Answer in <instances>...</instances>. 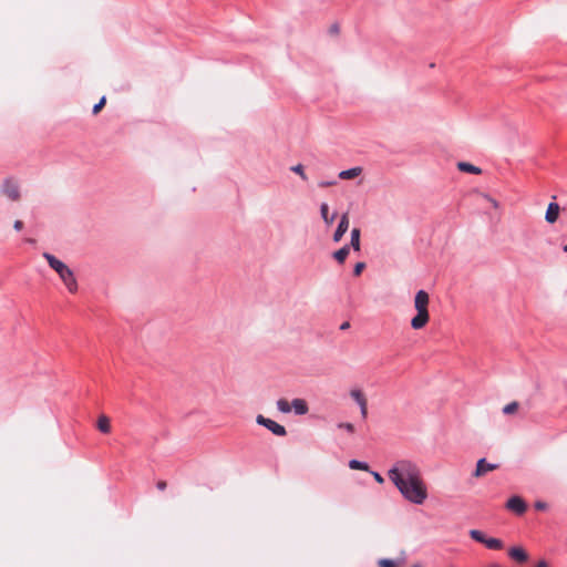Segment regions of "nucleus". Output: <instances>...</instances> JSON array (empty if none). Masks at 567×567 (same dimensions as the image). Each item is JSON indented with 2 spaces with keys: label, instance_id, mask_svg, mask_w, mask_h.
<instances>
[{
  "label": "nucleus",
  "instance_id": "obj_1",
  "mask_svg": "<svg viewBox=\"0 0 567 567\" xmlns=\"http://www.w3.org/2000/svg\"><path fill=\"white\" fill-rule=\"evenodd\" d=\"M389 480L410 503L421 505L427 498V487L420 467L412 461L400 460L388 471Z\"/></svg>",
  "mask_w": 567,
  "mask_h": 567
},
{
  "label": "nucleus",
  "instance_id": "obj_2",
  "mask_svg": "<svg viewBox=\"0 0 567 567\" xmlns=\"http://www.w3.org/2000/svg\"><path fill=\"white\" fill-rule=\"evenodd\" d=\"M429 293L424 290H419L414 297V308L417 311L416 316L412 318L411 320V327L415 330H420L424 328L429 320Z\"/></svg>",
  "mask_w": 567,
  "mask_h": 567
},
{
  "label": "nucleus",
  "instance_id": "obj_3",
  "mask_svg": "<svg viewBox=\"0 0 567 567\" xmlns=\"http://www.w3.org/2000/svg\"><path fill=\"white\" fill-rule=\"evenodd\" d=\"M468 534L473 540L485 545L488 549L499 550L504 548L503 540L494 537H487L482 530L471 529Z\"/></svg>",
  "mask_w": 567,
  "mask_h": 567
},
{
  "label": "nucleus",
  "instance_id": "obj_4",
  "mask_svg": "<svg viewBox=\"0 0 567 567\" xmlns=\"http://www.w3.org/2000/svg\"><path fill=\"white\" fill-rule=\"evenodd\" d=\"M0 192L3 196L12 202L20 200V187L17 181L12 178H6L0 187Z\"/></svg>",
  "mask_w": 567,
  "mask_h": 567
},
{
  "label": "nucleus",
  "instance_id": "obj_5",
  "mask_svg": "<svg viewBox=\"0 0 567 567\" xmlns=\"http://www.w3.org/2000/svg\"><path fill=\"white\" fill-rule=\"evenodd\" d=\"M256 422L259 425H262L266 429H268L270 432H272L277 436H285L287 434L285 426L280 425L279 423L275 422L271 419L265 417L261 414L257 415Z\"/></svg>",
  "mask_w": 567,
  "mask_h": 567
},
{
  "label": "nucleus",
  "instance_id": "obj_6",
  "mask_svg": "<svg viewBox=\"0 0 567 567\" xmlns=\"http://www.w3.org/2000/svg\"><path fill=\"white\" fill-rule=\"evenodd\" d=\"M350 396L358 403L360 406L361 417L365 420L368 417V400L364 393L360 389H352L350 391Z\"/></svg>",
  "mask_w": 567,
  "mask_h": 567
},
{
  "label": "nucleus",
  "instance_id": "obj_7",
  "mask_svg": "<svg viewBox=\"0 0 567 567\" xmlns=\"http://www.w3.org/2000/svg\"><path fill=\"white\" fill-rule=\"evenodd\" d=\"M59 277L65 285L69 292L75 293L78 291V281L70 268H66L63 272H60Z\"/></svg>",
  "mask_w": 567,
  "mask_h": 567
},
{
  "label": "nucleus",
  "instance_id": "obj_8",
  "mask_svg": "<svg viewBox=\"0 0 567 567\" xmlns=\"http://www.w3.org/2000/svg\"><path fill=\"white\" fill-rule=\"evenodd\" d=\"M498 468L497 464L488 463L485 458H480L476 463V468L473 472V477L481 478L486 475L488 472L495 471Z\"/></svg>",
  "mask_w": 567,
  "mask_h": 567
},
{
  "label": "nucleus",
  "instance_id": "obj_9",
  "mask_svg": "<svg viewBox=\"0 0 567 567\" xmlns=\"http://www.w3.org/2000/svg\"><path fill=\"white\" fill-rule=\"evenodd\" d=\"M506 508L517 515H523L527 509V505L520 496H513L507 501Z\"/></svg>",
  "mask_w": 567,
  "mask_h": 567
},
{
  "label": "nucleus",
  "instance_id": "obj_10",
  "mask_svg": "<svg viewBox=\"0 0 567 567\" xmlns=\"http://www.w3.org/2000/svg\"><path fill=\"white\" fill-rule=\"evenodd\" d=\"M349 225H350L349 213L346 212L340 217L339 225L333 234L332 239L334 243H339L342 239V237L349 229Z\"/></svg>",
  "mask_w": 567,
  "mask_h": 567
},
{
  "label": "nucleus",
  "instance_id": "obj_11",
  "mask_svg": "<svg viewBox=\"0 0 567 567\" xmlns=\"http://www.w3.org/2000/svg\"><path fill=\"white\" fill-rule=\"evenodd\" d=\"M508 556L518 564H524L528 560V554L522 546L511 547Z\"/></svg>",
  "mask_w": 567,
  "mask_h": 567
},
{
  "label": "nucleus",
  "instance_id": "obj_12",
  "mask_svg": "<svg viewBox=\"0 0 567 567\" xmlns=\"http://www.w3.org/2000/svg\"><path fill=\"white\" fill-rule=\"evenodd\" d=\"M43 257L45 258V260L48 261L49 266L56 271V274L59 275L60 272H63L66 268H69L63 261H61L60 259H58L55 256L49 254V252H44L43 254Z\"/></svg>",
  "mask_w": 567,
  "mask_h": 567
},
{
  "label": "nucleus",
  "instance_id": "obj_13",
  "mask_svg": "<svg viewBox=\"0 0 567 567\" xmlns=\"http://www.w3.org/2000/svg\"><path fill=\"white\" fill-rule=\"evenodd\" d=\"M560 207L557 203H550L547 207L545 219L549 224H554L559 216Z\"/></svg>",
  "mask_w": 567,
  "mask_h": 567
},
{
  "label": "nucleus",
  "instance_id": "obj_14",
  "mask_svg": "<svg viewBox=\"0 0 567 567\" xmlns=\"http://www.w3.org/2000/svg\"><path fill=\"white\" fill-rule=\"evenodd\" d=\"M320 215L327 226H331L337 217V213H329V205L327 203L320 205Z\"/></svg>",
  "mask_w": 567,
  "mask_h": 567
},
{
  "label": "nucleus",
  "instance_id": "obj_15",
  "mask_svg": "<svg viewBox=\"0 0 567 567\" xmlns=\"http://www.w3.org/2000/svg\"><path fill=\"white\" fill-rule=\"evenodd\" d=\"M291 409H293L295 413L298 415H303L308 412V404L303 399H295L291 402Z\"/></svg>",
  "mask_w": 567,
  "mask_h": 567
},
{
  "label": "nucleus",
  "instance_id": "obj_16",
  "mask_svg": "<svg viewBox=\"0 0 567 567\" xmlns=\"http://www.w3.org/2000/svg\"><path fill=\"white\" fill-rule=\"evenodd\" d=\"M96 427L100 432L107 434L111 432V420L105 414H101L96 422Z\"/></svg>",
  "mask_w": 567,
  "mask_h": 567
},
{
  "label": "nucleus",
  "instance_id": "obj_17",
  "mask_svg": "<svg viewBox=\"0 0 567 567\" xmlns=\"http://www.w3.org/2000/svg\"><path fill=\"white\" fill-rule=\"evenodd\" d=\"M457 168L461 172L470 173V174H475V175H478V174L482 173V169L480 167L474 166L473 164L467 163V162H458L457 163Z\"/></svg>",
  "mask_w": 567,
  "mask_h": 567
},
{
  "label": "nucleus",
  "instance_id": "obj_18",
  "mask_svg": "<svg viewBox=\"0 0 567 567\" xmlns=\"http://www.w3.org/2000/svg\"><path fill=\"white\" fill-rule=\"evenodd\" d=\"M361 173H362V168L358 166V167H353V168L340 172L339 178L353 179V178L358 177Z\"/></svg>",
  "mask_w": 567,
  "mask_h": 567
},
{
  "label": "nucleus",
  "instance_id": "obj_19",
  "mask_svg": "<svg viewBox=\"0 0 567 567\" xmlns=\"http://www.w3.org/2000/svg\"><path fill=\"white\" fill-rule=\"evenodd\" d=\"M349 252H350V246L346 245V246L341 247L340 249H338L337 251L333 252V258L339 264H343L346 261L347 257L349 256Z\"/></svg>",
  "mask_w": 567,
  "mask_h": 567
},
{
  "label": "nucleus",
  "instance_id": "obj_20",
  "mask_svg": "<svg viewBox=\"0 0 567 567\" xmlns=\"http://www.w3.org/2000/svg\"><path fill=\"white\" fill-rule=\"evenodd\" d=\"M360 236H361V231L359 228L355 227L351 230L350 247H352L353 250H355V251L360 250Z\"/></svg>",
  "mask_w": 567,
  "mask_h": 567
},
{
  "label": "nucleus",
  "instance_id": "obj_21",
  "mask_svg": "<svg viewBox=\"0 0 567 567\" xmlns=\"http://www.w3.org/2000/svg\"><path fill=\"white\" fill-rule=\"evenodd\" d=\"M518 408H519L518 402H516V401L511 402L503 408V413L506 415L514 414L518 411Z\"/></svg>",
  "mask_w": 567,
  "mask_h": 567
},
{
  "label": "nucleus",
  "instance_id": "obj_22",
  "mask_svg": "<svg viewBox=\"0 0 567 567\" xmlns=\"http://www.w3.org/2000/svg\"><path fill=\"white\" fill-rule=\"evenodd\" d=\"M277 408L282 413H289L291 411V404L286 399H279L277 401Z\"/></svg>",
  "mask_w": 567,
  "mask_h": 567
},
{
  "label": "nucleus",
  "instance_id": "obj_23",
  "mask_svg": "<svg viewBox=\"0 0 567 567\" xmlns=\"http://www.w3.org/2000/svg\"><path fill=\"white\" fill-rule=\"evenodd\" d=\"M349 466L352 470L369 471V465L367 463H363V462H360L357 460H351L349 462Z\"/></svg>",
  "mask_w": 567,
  "mask_h": 567
},
{
  "label": "nucleus",
  "instance_id": "obj_24",
  "mask_svg": "<svg viewBox=\"0 0 567 567\" xmlns=\"http://www.w3.org/2000/svg\"><path fill=\"white\" fill-rule=\"evenodd\" d=\"M291 171L298 174L303 181H307L308 177L305 173L303 166L301 164L295 165L291 167Z\"/></svg>",
  "mask_w": 567,
  "mask_h": 567
},
{
  "label": "nucleus",
  "instance_id": "obj_25",
  "mask_svg": "<svg viewBox=\"0 0 567 567\" xmlns=\"http://www.w3.org/2000/svg\"><path fill=\"white\" fill-rule=\"evenodd\" d=\"M379 567H399L394 560L382 558L378 561Z\"/></svg>",
  "mask_w": 567,
  "mask_h": 567
},
{
  "label": "nucleus",
  "instance_id": "obj_26",
  "mask_svg": "<svg viewBox=\"0 0 567 567\" xmlns=\"http://www.w3.org/2000/svg\"><path fill=\"white\" fill-rule=\"evenodd\" d=\"M105 103H106V97H105V96H103V97L99 101V103H96V104L93 106V110H92L93 114H94V115H96L97 113H100V112H101V110L104 107Z\"/></svg>",
  "mask_w": 567,
  "mask_h": 567
},
{
  "label": "nucleus",
  "instance_id": "obj_27",
  "mask_svg": "<svg viewBox=\"0 0 567 567\" xmlns=\"http://www.w3.org/2000/svg\"><path fill=\"white\" fill-rule=\"evenodd\" d=\"M338 427L339 429H344L349 433H353L354 432V425L352 423H349V422L339 423Z\"/></svg>",
  "mask_w": 567,
  "mask_h": 567
},
{
  "label": "nucleus",
  "instance_id": "obj_28",
  "mask_svg": "<svg viewBox=\"0 0 567 567\" xmlns=\"http://www.w3.org/2000/svg\"><path fill=\"white\" fill-rule=\"evenodd\" d=\"M364 268H365V264L364 262L355 264L354 269H353V275L354 276H360Z\"/></svg>",
  "mask_w": 567,
  "mask_h": 567
},
{
  "label": "nucleus",
  "instance_id": "obj_29",
  "mask_svg": "<svg viewBox=\"0 0 567 567\" xmlns=\"http://www.w3.org/2000/svg\"><path fill=\"white\" fill-rule=\"evenodd\" d=\"M483 197H484L488 203H491V206H493L495 209H497V208L499 207V204H498V202H497L495 198L491 197V196H489V195H487V194H484V195H483Z\"/></svg>",
  "mask_w": 567,
  "mask_h": 567
},
{
  "label": "nucleus",
  "instance_id": "obj_30",
  "mask_svg": "<svg viewBox=\"0 0 567 567\" xmlns=\"http://www.w3.org/2000/svg\"><path fill=\"white\" fill-rule=\"evenodd\" d=\"M534 506L537 511H546L548 508L547 503L543 501H537Z\"/></svg>",
  "mask_w": 567,
  "mask_h": 567
},
{
  "label": "nucleus",
  "instance_id": "obj_31",
  "mask_svg": "<svg viewBox=\"0 0 567 567\" xmlns=\"http://www.w3.org/2000/svg\"><path fill=\"white\" fill-rule=\"evenodd\" d=\"M339 31H340V29H339V25H338V24H332V25L330 27V29H329V32H330L331 34H334V35H337V34L339 33Z\"/></svg>",
  "mask_w": 567,
  "mask_h": 567
},
{
  "label": "nucleus",
  "instance_id": "obj_32",
  "mask_svg": "<svg viewBox=\"0 0 567 567\" xmlns=\"http://www.w3.org/2000/svg\"><path fill=\"white\" fill-rule=\"evenodd\" d=\"M372 475L379 484H382L384 482L383 477L378 472H372Z\"/></svg>",
  "mask_w": 567,
  "mask_h": 567
},
{
  "label": "nucleus",
  "instance_id": "obj_33",
  "mask_svg": "<svg viewBox=\"0 0 567 567\" xmlns=\"http://www.w3.org/2000/svg\"><path fill=\"white\" fill-rule=\"evenodd\" d=\"M13 227L16 230L20 231L23 228V223L21 220H16Z\"/></svg>",
  "mask_w": 567,
  "mask_h": 567
},
{
  "label": "nucleus",
  "instance_id": "obj_34",
  "mask_svg": "<svg viewBox=\"0 0 567 567\" xmlns=\"http://www.w3.org/2000/svg\"><path fill=\"white\" fill-rule=\"evenodd\" d=\"M156 486L159 491H164L167 486V483L165 481H158Z\"/></svg>",
  "mask_w": 567,
  "mask_h": 567
},
{
  "label": "nucleus",
  "instance_id": "obj_35",
  "mask_svg": "<svg viewBox=\"0 0 567 567\" xmlns=\"http://www.w3.org/2000/svg\"><path fill=\"white\" fill-rule=\"evenodd\" d=\"M534 567H549V564L545 559H542Z\"/></svg>",
  "mask_w": 567,
  "mask_h": 567
},
{
  "label": "nucleus",
  "instance_id": "obj_36",
  "mask_svg": "<svg viewBox=\"0 0 567 567\" xmlns=\"http://www.w3.org/2000/svg\"><path fill=\"white\" fill-rule=\"evenodd\" d=\"M336 182H322L319 184L320 187H328L334 185Z\"/></svg>",
  "mask_w": 567,
  "mask_h": 567
},
{
  "label": "nucleus",
  "instance_id": "obj_37",
  "mask_svg": "<svg viewBox=\"0 0 567 567\" xmlns=\"http://www.w3.org/2000/svg\"><path fill=\"white\" fill-rule=\"evenodd\" d=\"M350 327V323L349 322H343L340 327L341 330H346Z\"/></svg>",
  "mask_w": 567,
  "mask_h": 567
},
{
  "label": "nucleus",
  "instance_id": "obj_38",
  "mask_svg": "<svg viewBox=\"0 0 567 567\" xmlns=\"http://www.w3.org/2000/svg\"><path fill=\"white\" fill-rule=\"evenodd\" d=\"M486 567H503V566H501L497 563H493V564L487 565Z\"/></svg>",
  "mask_w": 567,
  "mask_h": 567
},
{
  "label": "nucleus",
  "instance_id": "obj_39",
  "mask_svg": "<svg viewBox=\"0 0 567 567\" xmlns=\"http://www.w3.org/2000/svg\"><path fill=\"white\" fill-rule=\"evenodd\" d=\"M564 251L567 252V244L563 247Z\"/></svg>",
  "mask_w": 567,
  "mask_h": 567
},
{
  "label": "nucleus",
  "instance_id": "obj_40",
  "mask_svg": "<svg viewBox=\"0 0 567 567\" xmlns=\"http://www.w3.org/2000/svg\"><path fill=\"white\" fill-rule=\"evenodd\" d=\"M412 567H421V566H420V565H417V564H415V565H413Z\"/></svg>",
  "mask_w": 567,
  "mask_h": 567
}]
</instances>
